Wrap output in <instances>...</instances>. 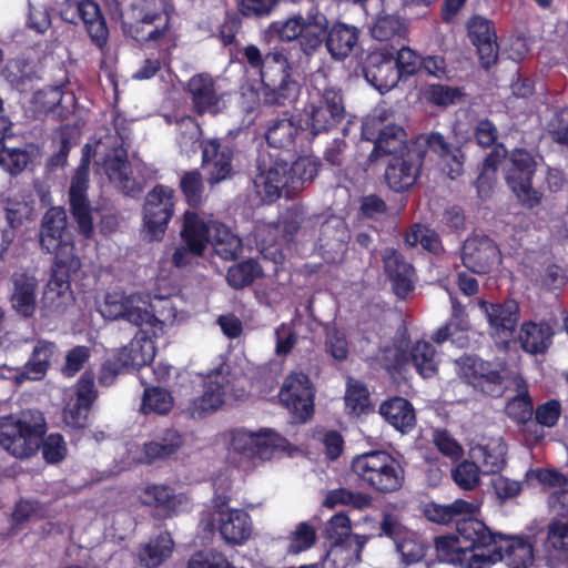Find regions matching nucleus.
I'll return each instance as SVG.
<instances>
[{
  "mask_svg": "<svg viewBox=\"0 0 568 568\" xmlns=\"http://www.w3.org/2000/svg\"><path fill=\"white\" fill-rule=\"evenodd\" d=\"M427 149L438 156L449 179L463 175L466 155L460 146L447 142L439 132L420 134L393 146V192L404 193L416 183Z\"/></svg>",
  "mask_w": 568,
  "mask_h": 568,
  "instance_id": "f257e3e1",
  "label": "nucleus"
},
{
  "mask_svg": "<svg viewBox=\"0 0 568 568\" xmlns=\"http://www.w3.org/2000/svg\"><path fill=\"white\" fill-rule=\"evenodd\" d=\"M39 245L44 254L54 257L52 276L44 293L45 300L67 297L69 281L81 268V260L75 254L73 237L68 230L64 207L52 206L42 216L39 229Z\"/></svg>",
  "mask_w": 568,
  "mask_h": 568,
  "instance_id": "f03ea898",
  "label": "nucleus"
},
{
  "mask_svg": "<svg viewBox=\"0 0 568 568\" xmlns=\"http://www.w3.org/2000/svg\"><path fill=\"white\" fill-rule=\"evenodd\" d=\"M175 300L178 298L155 296L151 302L140 294L109 293L102 313L112 320L123 318L136 327H148V332L160 336L164 325L176 318Z\"/></svg>",
  "mask_w": 568,
  "mask_h": 568,
  "instance_id": "7ed1b4c3",
  "label": "nucleus"
},
{
  "mask_svg": "<svg viewBox=\"0 0 568 568\" xmlns=\"http://www.w3.org/2000/svg\"><path fill=\"white\" fill-rule=\"evenodd\" d=\"M45 432L47 424L39 412L6 416L0 419V445L17 458H28L39 450Z\"/></svg>",
  "mask_w": 568,
  "mask_h": 568,
  "instance_id": "20e7f679",
  "label": "nucleus"
},
{
  "mask_svg": "<svg viewBox=\"0 0 568 568\" xmlns=\"http://www.w3.org/2000/svg\"><path fill=\"white\" fill-rule=\"evenodd\" d=\"M95 165L101 169L109 180L126 195L135 196L141 193L140 184L133 179V170L128 160L126 150L111 135L97 142L94 148Z\"/></svg>",
  "mask_w": 568,
  "mask_h": 568,
  "instance_id": "39448f33",
  "label": "nucleus"
},
{
  "mask_svg": "<svg viewBox=\"0 0 568 568\" xmlns=\"http://www.w3.org/2000/svg\"><path fill=\"white\" fill-rule=\"evenodd\" d=\"M459 376L476 390L500 397L506 387L507 364L505 361H484L476 355H463L457 361Z\"/></svg>",
  "mask_w": 568,
  "mask_h": 568,
  "instance_id": "423d86ee",
  "label": "nucleus"
},
{
  "mask_svg": "<svg viewBox=\"0 0 568 568\" xmlns=\"http://www.w3.org/2000/svg\"><path fill=\"white\" fill-rule=\"evenodd\" d=\"M537 170L534 154L524 149H514L508 156L505 180L519 204L528 210L537 207L542 193L532 187V179Z\"/></svg>",
  "mask_w": 568,
  "mask_h": 568,
  "instance_id": "0eeeda50",
  "label": "nucleus"
},
{
  "mask_svg": "<svg viewBox=\"0 0 568 568\" xmlns=\"http://www.w3.org/2000/svg\"><path fill=\"white\" fill-rule=\"evenodd\" d=\"M478 307L487 321V332L499 351L509 352L516 344V332L520 318L515 300L504 302L478 301Z\"/></svg>",
  "mask_w": 568,
  "mask_h": 568,
  "instance_id": "6e6552de",
  "label": "nucleus"
},
{
  "mask_svg": "<svg viewBox=\"0 0 568 568\" xmlns=\"http://www.w3.org/2000/svg\"><path fill=\"white\" fill-rule=\"evenodd\" d=\"M261 81L264 105L285 106L297 100L300 83L293 78L292 67L285 55L267 60Z\"/></svg>",
  "mask_w": 568,
  "mask_h": 568,
  "instance_id": "1a4fd4ad",
  "label": "nucleus"
},
{
  "mask_svg": "<svg viewBox=\"0 0 568 568\" xmlns=\"http://www.w3.org/2000/svg\"><path fill=\"white\" fill-rule=\"evenodd\" d=\"M326 24L327 17L318 9H313L305 16L298 13L283 22H275L272 28L283 41L300 39L301 51L311 57L321 48L320 32L316 30L324 31Z\"/></svg>",
  "mask_w": 568,
  "mask_h": 568,
  "instance_id": "9d476101",
  "label": "nucleus"
},
{
  "mask_svg": "<svg viewBox=\"0 0 568 568\" xmlns=\"http://www.w3.org/2000/svg\"><path fill=\"white\" fill-rule=\"evenodd\" d=\"M456 531L460 541L468 550L469 568H489L491 566V551L496 547L501 532L493 531L483 520L474 515L456 520Z\"/></svg>",
  "mask_w": 568,
  "mask_h": 568,
  "instance_id": "9b49d317",
  "label": "nucleus"
},
{
  "mask_svg": "<svg viewBox=\"0 0 568 568\" xmlns=\"http://www.w3.org/2000/svg\"><path fill=\"white\" fill-rule=\"evenodd\" d=\"M91 151L90 144L83 146L82 159L71 180L68 194L70 213L77 224L79 234L84 239H92L94 235L92 207L87 195Z\"/></svg>",
  "mask_w": 568,
  "mask_h": 568,
  "instance_id": "f8f14e48",
  "label": "nucleus"
},
{
  "mask_svg": "<svg viewBox=\"0 0 568 568\" xmlns=\"http://www.w3.org/2000/svg\"><path fill=\"white\" fill-rule=\"evenodd\" d=\"M400 316V325L396 328V335L393 337V349L395 355L393 358V369L397 365L410 362L418 374L424 378L433 377L437 373L435 362L436 351L429 342H417L412 346L410 336L407 329V323Z\"/></svg>",
  "mask_w": 568,
  "mask_h": 568,
  "instance_id": "ddd939ff",
  "label": "nucleus"
},
{
  "mask_svg": "<svg viewBox=\"0 0 568 568\" xmlns=\"http://www.w3.org/2000/svg\"><path fill=\"white\" fill-rule=\"evenodd\" d=\"M174 191L156 184L145 195L143 203V231L149 241L163 239L168 224L174 214Z\"/></svg>",
  "mask_w": 568,
  "mask_h": 568,
  "instance_id": "4468645a",
  "label": "nucleus"
},
{
  "mask_svg": "<svg viewBox=\"0 0 568 568\" xmlns=\"http://www.w3.org/2000/svg\"><path fill=\"white\" fill-rule=\"evenodd\" d=\"M301 226L297 216L284 217L276 223H258L254 229V239L258 252L264 258L282 263L284 250L293 240Z\"/></svg>",
  "mask_w": 568,
  "mask_h": 568,
  "instance_id": "2eb2a0df",
  "label": "nucleus"
},
{
  "mask_svg": "<svg viewBox=\"0 0 568 568\" xmlns=\"http://www.w3.org/2000/svg\"><path fill=\"white\" fill-rule=\"evenodd\" d=\"M182 244L172 255V263L176 267L191 264L194 257L202 256L209 243L207 223L195 212L186 211L180 232Z\"/></svg>",
  "mask_w": 568,
  "mask_h": 568,
  "instance_id": "dca6fc26",
  "label": "nucleus"
},
{
  "mask_svg": "<svg viewBox=\"0 0 568 568\" xmlns=\"http://www.w3.org/2000/svg\"><path fill=\"white\" fill-rule=\"evenodd\" d=\"M281 403L296 423H305L314 413V389L307 375L290 374L278 394Z\"/></svg>",
  "mask_w": 568,
  "mask_h": 568,
  "instance_id": "f3484780",
  "label": "nucleus"
},
{
  "mask_svg": "<svg viewBox=\"0 0 568 568\" xmlns=\"http://www.w3.org/2000/svg\"><path fill=\"white\" fill-rule=\"evenodd\" d=\"M500 262V250L496 242L485 234L473 233L462 247L463 265L475 274H488Z\"/></svg>",
  "mask_w": 568,
  "mask_h": 568,
  "instance_id": "a211bd4d",
  "label": "nucleus"
},
{
  "mask_svg": "<svg viewBox=\"0 0 568 568\" xmlns=\"http://www.w3.org/2000/svg\"><path fill=\"white\" fill-rule=\"evenodd\" d=\"M284 439L272 429L257 433L235 429L231 434L230 447L247 458L271 459L274 448H282Z\"/></svg>",
  "mask_w": 568,
  "mask_h": 568,
  "instance_id": "6ab92c4d",
  "label": "nucleus"
},
{
  "mask_svg": "<svg viewBox=\"0 0 568 568\" xmlns=\"http://www.w3.org/2000/svg\"><path fill=\"white\" fill-rule=\"evenodd\" d=\"M260 173L256 175L254 183L261 189L265 200L274 202L284 196L292 199L294 192H291V176L288 162L282 159H275L266 165L258 163Z\"/></svg>",
  "mask_w": 568,
  "mask_h": 568,
  "instance_id": "aec40b11",
  "label": "nucleus"
},
{
  "mask_svg": "<svg viewBox=\"0 0 568 568\" xmlns=\"http://www.w3.org/2000/svg\"><path fill=\"white\" fill-rule=\"evenodd\" d=\"M467 36L476 47L480 64L489 69L497 62L499 45L494 22L480 14L471 16L466 23Z\"/></svg>",
  "mask_w": 568,
  "mask_h": 568,
  "instance_id": "412c9836",
  "label": "nucleus"
},
{
  "mask_svg": "<svg viewBox=\"0 0 568 568\" xmlns=\"http://www.w3.org/2000/svg\"><path fill=\"white\" fill-rule=\"evenodd\" d=\"M535 541L532 535H507L501 532L491 550V566L504 561L507 566L534 565Z\"/></svg>",
  "mask_w": 568,
  "mask_h": 568,
  "instance_id": "4be33fe9",
  "label": "nucleus"
},
{
  "mask_svg": "<svg viewBox=\"0 0 568 568\" xmlns=\"http://www.w3.org/2000/svg\"><path fill=\"white\" fill-rule=\"evenodd\" d=\"M353 471L379 491H387L390 483V456L374 450L357 456L352 463Z\"/></svg>",
  "mask_w": 568,
  "mask_h": 568,
  "instance_id": "5701e85b",
  "label": "nucleus"
},
{
  "mask_svg": "<svg viewBox=\"0 0 568 568\" xmlns=\"http://www.w3.org/2000/svg\"><path fill=\"white\" fill-rule=\"evenodd\" d=\"M191 97L193 111L197 115H216L225 108V102L215 90V82L207 73L193 75L185 88Z\"/></svg>",
  "mask_w": 568,
  "mask_h": 568,
  "instance_id": "b1692460",
  "label": "nucleus"
},
{
  "mask_svg": "<svg viewBox=\"0 0 568 568\" xmlns=\"http://www.w3.org/2000/svg\"><path fill=\"white\" fill-rule=\"evenodd\" d=\"M320 32L321 45L324 43L325 48L335 61H344L348 58L358 43V29L343 22H335L327 24L324 31Z\"/></svg>",
  "mask_w": 568,
  "mask_h": 568,
  "instance_id": "393cba45",
  "label": "nucleus"
},
{
  "mask_svg": "<svg viewBox=\"0 0 568 568\" xmlns=\"http://www.w3.org/2000/svg\"><path fill=\"white\" fill-rule=\"evenodd\" d=\"M233 152L216 140H211L203 149L202 165L207 170V181L211 185L217 184L234 173L232 165Z\"/></svg>",
  "mask_w": 568,
  "mask_h": 568,
  "instance_id": "a878e982",
  "label": "nucleus"
},
{
  "mask_svg": "<svg viewBox=\"0 0 568 568\" xmlns=\"http://www.w3.org/2000/svg\"><path fill=\"white\" fill-rule=\"evenodd\" d=\"M219 530L229 545H241L252 534V521L248 514L242 509L219 511Z\"/></svg>",
  "mask_w": 568,
  "mask_h": 568,
  "instance_id": "bb28decb",
  "label": "nucleus"
},
{
  "mask_svg": "<svg viewBox=\"0 0 568 568\" xmlns=\"http://www.w3.org/2000/svg\"><path fill=\"white\" fill-rule=\"evenodd\" d=\"M12 308L23 317H31L37 308L38 281L34 276L24 272H16L12 275Z\"/></svg>",
  "mask_w": 568,
  "mask_h": 568,
  "instance_id": "cd10ccee",
  "label": "nucleus"
},
{
  "mask_svg": "<svg viewBox=\"0 0 568 568\" xmlns=\"http://www.w3.org/2000/svg\"><path fill=\"white\" fill-rule=\"evenodd\" d=\"M554 331L547 322L525 321L518 336L521 349L530 355L545 354L552 344Z\"/></svg>",
  "mask_w": 568,
  "mask_h": 568,
  "instance_id": "c85d7f7f",
  "label": "nucleus"
},
{
  "mask_svg": "<svg viewBox=\"0 0 568 568\" xmlns=\"http://www.w3.org/2000/svg\"><path fill=\"white\" fill-rule=\"evenodd\" d=\"M58 348L53 342L39 339L33 347L30 359L24 364L21 372L16 375L17 382L42 379L50 365L51 359L57 355Z\"/></svg>",
  "mask_w": 568,
  "mask_h": 568,
  "instance_id": "c756f323",
  "label": "nucleus"
},
{
  "mask_svg": "<svg viewBox=\"0 0 568 568\" xmlns=\"http://www.w3.org/2000/svg\"><path fill=\"white\" fill-rule=\"evenodd\" d=\"M393 541L404 566H410L423 560L429 547L418 532L412 530L398 531L394 520Z\"/></svg>",
  "mask_w": 568,
  "mask_h": 568,
  "instance_id": "7c9ffc66",
  "label": "nucleus"
},
{
  "mask_svg": "<svg viewBox=\"0 0 568 568\" xmlns=\"http://www.w3.org/2000/svg\"><path fill=\"white\" fill-rule=\"evenodd\" d=\"M478 510L479 505L460 498L448 505L429 501L423 507V514L427 520L439 525H448L457 520V516L475 515Z\"/></svg>",
  "mask_w": 568,
  "mask_h": 568,
  "instance_id": "2f4dec72",
  "label": "nucleus"
},
{
  "mask_svg": "<svg viewBox=\"0 0 568 568\" xmlns=\"http://www.w3.org/2000/svg\"><path fill=\"white\" fill-rule=\"evenodd\" d=\"M436 557L442 562L469 568L468 550L460 541L458 534H447L436 536L434 539Z\"/></svg>",
  "mask_w": 568,
  "mask_h": 568,
  "instance_id": "473e14b6",
  "label": "nucleus"
},
{
  "mask_svg": "<svg viewBox=\"0 0 568 568\" xmlns=\"http://www.w3.org/2000/svg\"><path fill=\"white\" fill-rule=\"evenodd\" d=\"M207 227L209 242L212 243L215 254L225 261L237 257L242 251L241 239L221 223L213 222Z\"/></svg>",
  "mask_w": 568,
  "mask_h": 568,
  "instance_id": "72a5a7b5",
  "label": "nucleus"
},
{
  "mask_svg": "<svg viewBox=\"0 0 568 568\" xmlns=\"http://www.w3.org/2000/svg\"><path fill=\"white\" fill-rule=\"evenodd\" d=\"M417 274L412 263L393 250V294L399 300H407L415 291Z\"/></svg>",
  "mask_w": 568,
  "mask_h": 568,
  "instance_id": "f704fd0d",
  "label": "nucleus"
},
{
  "mask_svg": "<svg viewBox=\"0 0 568 568\" xmlns=\"http://www.w3.org/2000/svg\"><path fill=\"white\" fill-rule=\"evenodd\" d=\"M183 437L176 429H165L155 440L143 445L144 463L151 464L175 454L183 446Z\"/></svg>",
  "mask_w": 568,
  "mask_h": 568,
  "instance_id": "c9c22d12",
  "label": "nucleus"
},
{
  "mask_svg": "<svg viewBox=\"0 0 568 568\" xmlns=\"http://www.w3.org/2000/svg\"><path fill=\"white\" fill-rule=\"evenodd\" d=\"M143 504L155 508L154 516L156 518H166L175 513L176 507L181 504V499L174 494L172 488L152 485L148 486L143 491Z\"/></svg>",
  "mask_w": 568,
  "mask_h": 568,
  "instance_id": "e433bc0d",
  "label": "nucleus"
},
{
  "mask_svg": "<svg viewBox=\"0 0 568 568\" xmlns=\"http://www.w3.org/2000/svg\"><path fill=\"white\" fill-rule=\"evenodd\" d=\"M79 8V19L83 21L91 40L102 48L108 40L109 31L100 7L93 0H81Z\"/></svg>",
  "mask_w": 568,
  "mask_h": 568,
  "instance_id": "4c0bfd02",
  "label": "nucleus"
},
{
  "mask_svg": "<svg viewBox=\"0 0 568 568\" xmlns=\"http://www.w3.org/2000/svg\"><path fill=\"white\" fill-rule=\"evenodd\" d=\"M506 156L498 148L493 149L484 159L479 175L475 182L477 195L481 200L490 196L497 181L498 166L501 160Z\"/></svg>",
  "mask_w": 568,
  "mask_h": 568,
  "instance_id": "58836bf2",
  "label": "nucleus"
},
{
  "mask_svg": "<svg viewBox=\"0 0 568 568\" xmlns=\"http://www.w3.org/2000/svg\"><path fill=\"white\" fill-rule=\"evenodd\" d=\"M518 394L511 397L505 407L507 416L518 425H525L532 418L534 404L524 379L517 383Z\"/></svg>",
  "mask_w": 568,
  "mask_h": 568,
  "instance_id": "ea45409f",
  "label": "nucleus"
},
{
  "mask_svg": "<svg viewBox=\"0 0 568 568\" xmlns=\"http://www.w3.org/2000/svg\"><path fill=\"white\" fill-rule=\"evenodd\" d=\"M174 542L169 532H162L151 539L141 550L140 559L148 568L159 567L168 559L173 550Z\"/></svg>",
  "mask_w": 568,
  "mask_h": 568,
  "instance_id": "a19ab883",
  "label": "nucleus"
},
{
  "mask_svg": "<svg viewBox=\"0 0 568 568\" xmlns=\"http://www.w3.org/2000/svg\"><path fill=\"white\" fill-rule=\"evenodd\" d=\"M404 242L408 247H415L420 244L422 247L434 254L440 255L444 252V245L439 234L419 223L413 224L404 236Z\"/></svg>",
  "mask_w": 568,
  "mask_h": 568,
  "instance_id": "79ce46f5",
  "label": "nucleus"
},
{
  "mask_svg": "<svg viewBox=\"0 0 568 568\" xmlns=\"http://www.w3.org/2000/svg\"><path fill=\"white\" fill-rule=\"evenodd\" d=\"M263 276L262 266L253 258L232 265L226 273L227 284L234 290H242Z\"/></svg>",
  "mask_w": 568,
  "mask_h": 568,
  "instance_id": "37998d69",
  "label": "nucleus"
},
{
  "mask_svg": "<svg viewBox=\"0 0 568 568\" xmlns=\"http://www.w3.org/2000/svg\"><path fill=\"white\" fill-rule=\"evenodd\" d=\"M297 132V126L290 118L274 119L268 123L265 139L273 148H288L293 145Z\"/></svg>",
  "mask_w": 568,
  "mask_h": 568,
  "instance_id": "c03bdc74",
  "label": "nucleus"
},
{
  "mask_svg": "<svg viewBox=\"0 0 568 568\" xmlns=\"http://www.w3.org/2000/svg\"><path fill=\"white\" fill-rule=\"evenodd\" d=\"M320 162L312 158H298L293 163H288L291 176V192L296 195L302 191L306 183H310L317 175Z\"/></svg>",
  "mask_w": 568,
  "mask_h": 568,
  "instance_id": "a18cd8bd",
  "label": "nucleus"
},
{
  "mask_svg": "<svg viewBox=\"0 0 568 568\" xmlns=\"http://www.w3.org/2000/svg\"><path fill=\"white\" fill-rule=\"evenodd\" d=\"M153 337H159V335L148 332V327H139V332L128 345L129 351L132 353L133 358H131V362H133V367L145 366L153 359L155 354L152 342Z\"/></svg>",
  "mask_w": 568,
  "mask_h": 568,
  "instance_id": "49530a36",
  "label": "nucleus"
},
{
  "mask_svg": "<svg viewBox=\"0 0 568 568\" xmlns=\"http://www.w3.org/2000/svg\"><path fill=\"white\" fill-rule=\"evenodd\" d=\"M417 425L413 404L400 396H393V428L402 435H408Z\"/></svg>",
  "mask_w": 568,
  "mask_h": 568,
  "instance_id": "de8ad7c7",
  "label": "nucleus"
},
{
  "mask_svg": "<svg viewBox=\"0 0 568 568\" xmlns=\"http://www.w3.org/2000/svg\"><path fill=\"white\" fill-rule=\"evenodd\" d=\"M204 388L203 394L191 400L185 408V413L191 418H203L204 416L216 412L225 400L222 393L215 392L206 385Z\"/></svg>",
  "mask_w": 568,
  "mask_h": 568,
  "instance_id": "09e8293b",
  "label": "nucleus"
},
{
  "mask_svg": "<svg viewBox=\"0 0 568 568\" xmlns=\"http://www.w3.org/2000/svg\"><path fill=\"white\" fill-rule=\"evenodd\" d=\"M173 397L162 387H146L143 393L141 412L166 415L173 408Z\"/></svg>",
  "mask_w": 568,
  "mask_h": 568,
  "instance_id": "8fccbe9b",
  "label": "nucleus"
},
{
  "mask_svg": "<svg viewBox=\"0 0 568 568\" xmlns=\"http://www.w3.org/2000/svg\"><path fill=\"white\" fill-rule=\"evenodd\" d=\"M465 95L463 89L440 83L427 84L423 91L424 99L432 105L447 108Z\"/></svg>",
  "mask_w": 568,
  "mask_h": 568,
  "instance_id": "3c124183",
  "label": "nucleus"
},
{
  "mask_svg": "<svg viewBox=\"0 0 568 568\" xmlns=\"http://www.w3.org/2000/svg\"><path fill=\"white\" fill-rule=\"evenodd\" d=\"M455 484L464 490H474L480 485V469L475 462L464 459L452 470Z\"/></svg>",
  "mask_w": 568,
  "mask_h": 568,
  "instance_id": "603ef678",
  "label": "nucleus"
},
{
  "mask_svg": "<svg viewBox=\"0 0 568 568\" xmlns=\"http://www.w3.org/2000/svg\"><path fill=\"white\" fill-rule=\"evenodd\" d=\"M180 189L189 205L197 206L202 203L204 183L202 174L197 170L187 171L182 174Z\"/></svg>",
  "mask_w": 568,
  "mask_h": 568,
  "instance_id": "864d4df0",
  "label": "nucleus"
},
{
  "mask_svg": "<svg viewBox=\"0 0 568 568\" xmlns=\"http://www.w3.org/2000/svg\"><path fill=\"white\" fill-rule=\"evenodd\" d=\"M371 504V497L362 493H353L346 488L331 490L325 500L324 506L334 508L337 505H349L356 509H363Z\"/></svg>",
  "mask_w": 568,
  "mask_h": 568,
  "instance_id": "5fc2aeb1",
  "label": "nucleus"
},
{
  "mask_svg": "<svg viewBox=\"0 0 568 568\" xmlns=\"http://www.w3.org/2000/svg\"><path fill=\"white\" fill-rule=\"evenodd\" d=\"M483 466L486 474H498L506 466V445L501 440H491L481 447Z\"/></svg>",
  "mask_w": 568,
  "mask_h": 568,
  "instance_id": "6e6d98bb",
  "label": "nucleus"
},
{
  "mask_svg": "<svg viewBox=\"0 0 568 568\" xmlns=\"http://www.w3.org/2000/svg\"><path fill=\"white\" fill-rule=\"evenodd\" d=\"M306 113L308 115L307 125L313 135L329 130L343 120L339 116H333L331 112L318 103L311 104Z\"/></svg>",
  "mask_w": 568,
  "mask_h": 568,
  "instance_id": "4d7b16f0",
  "label": "nucleus"
},
{
  "mask_svg": "<svg viewBox=\"0 0 568 568\" xmlns=\"http://www.w3.org/2000/svg\"><path fill=\"white\" fill-rule=\"evenodd\" d=\"M345 404L351 414L359 415L369 407V393L367 388L357 381H348L345 394Z\"/></svg>",
  "mask_w": 568,
  "mask_h": 568,
  "instance_id": "13d9d810",
  "label": "nucleus"
},
{
  "mask_svg": "<svg viewBox=\"0 0 568 568\" xmlns=\"http://www.w3.org/2000/svg\"><path fill=\"white\" fill-rule=\"evenodd\" d=\"M31 161V154L24 149L2 146L0 165L11 174L21 173Z\"/></svg>",
  "mask_w": 568,
  "mask_h": 568,
  "instance_id": "bf43d9fd",
  "label": "nucleus"
},
{
  "mask_svg": "<svg viewBox=\"0 0 568 568\" xmlns=\"http://www.w3.org/2000/svg\"><path fill=\"white\" fill-rule=\"evenodd\" d=\"M473 135H474L475 142L480 148L488 149V148L494 146V149L498 148L500 150V152L504 153V150H505L504 145L497 144L499 132H498L496 124L491 120L481 119V120L477 121V123L474 128V131H473Z\"/></svg>",
  "mask_w": 568,
  "mask_h": 568,
  "instance_id": "052dcab7",
  "label": "nucleus"
},
{
  "mask_svg": "<svg viewBox=\"0 0 568 568\" xmlns=\"http://www.w3.org/2000/svg\"><path fill=\"white\" fill-rule=\"evenodd\" d=\"M422 57L414 50L403 47L393 54V62L398 71V78L414 75L422 69Z\"/></svg>",
  "mask_w": 568,
  "mask_h": 568,
  "instance_id": "680f3d73",
  "label": "nucleus"
},
{
  "mask_svg": "<svg viewBox=\"0 0 568 568\" xmlns=\"http://www.w3.org/2000/svg\"><path fill=\"white\" fill-rule=\"evenodd\" d=\"M233 382L230 365L222 363L207 374L205 385L225 397L233 393Z\"/></svg>",
  "mask_w": 568,
  "mask_h": 568,
  "instance_id": "e2e57ef3",
  "label": "nucleus"
},
{
  "mask_svg": "<svg viewBox=\"0 0 568 568\" xmlns=\"http://www.w3.org/2000/svg\"><path fill=\"white\" fill-rule=\"evenodd\" d=\"M453 315L449 321L440 326L433 335V341L437 344H442L449 339L454 332L467 331V322L465 320V312L459 305L454 304Z\"/></svg>",
  "mask_w": 568,
  "mask_h": 568,
  "instance_id": "0e129e2a",
  "label": "nucleus"
},
{
  "mask_svg": "<svg viewBox=\"0 0 568 568\" xmlns=\"http://www.w3.org/2000/svg\"><path fill=\"white\" fill-rule=\"evenodd\" d=\"M554 142L568 149V106L557 110L548 123Z\"/></svg>",
  "mask_w": 568,
  "mask_h": 568,
  "instance_id": "69168bd1",
  "label": "nucleus"
},
{
  "mask_svg": "<svg viewBox=\"0 0 568 568\" xmlns=\"http://www.w3.org/2000/svg\"><path fill=\"white\" fill-rule=\"evenodd\" d=\"M433 443L446 457L457 459L463 454L459 443L445 428H437L433 433Z\"/></svg>",
  "mask_w": 568,
  "mask_h": 568,
  "instance_id": "338daca9",
  "label": "nucleus"
},
{
  "mask_svg": "<svg viewBox=\"0 0 568 568\" xmlns=\"http://www.w3.org/2000/svg\"><path fill=\"white\" fill-rule=\"evenodd\" d=\"M187 568H235L227 558L216 551H199L194 554L187 564Z\"/></svg>",
  "mask_w": 568,
  "mask_h": 568,
  "instance_id": "774afa93",
  "label": "nucleus"
}]
</instances>
